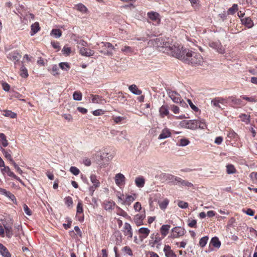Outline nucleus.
Wrapping results in <instances>:
<instances>
[{
	"instance_id": "1",
	"label": "nucleus",
	"mask_w": 257,
	"mask_h": 257,
	"mask_svg": "<svg viewBox=\"0 0 257 257\" xmlns=\"http://www.w3.org/2000/svg\"><path fill=\"white\" fill-rule=\"evenodd\" d=\"M187 52L186 56L183 58V62L195 66L201 65L202 64L203 59L200 54L192 52L189 49Z\"/></svg>"
},
{
	"instance_id": "2",
	"label": "nucleus",
	"mask_w": 257,
	"mask_h": 257,
	"mask_svg": "<svg viewBox=\"0 0 257 257\" xmlns=\"http://www.w3.org/2000/svg\"><path fill=\"white\" fill-rule=\"evenodd\" d=\"M181 125L186 128L196 130L198 128L205 129L207 127L204 119L200 120L196 119L183 120L181 122Z\"/></svg>"
},
{
	"instance_id": "3",
	"label": "nucleus",
	"mask_w": 257,
	"mask_h": 257,
	"mask_svg": "<svg viewBox=\"0 0 257 257\" xmlns=\"http://www.w3.org/2000/svg\"><path fill=\"white\" fill-rule=\"evenodd\" d=\"M188 49H184L180 45H173L169 47L168 51H170V53L173 56L183 61V58L186 56V54L187 53V51H188Z\"/></svg>"
},
{
	"instance_id": "4",
	"label": "nucleus",
	"mask_w": 257,
	"mask_h": 257,
	"mask_svg": "<svg viewBox=\"0 0 257 257\" xmlns=\"http://www.w3.org/2000/svg\"><path fill=\"white\" fill-rule=\"evenodd\" d=\"M167 92L169 97L174 103H180V104L182 105L185 104V102L182 99L180 95L178 92L170 89L167 90Z\"/></svg>"
},
{
	"instance_id": "5",
	"label": "nucleus",
	"mask_w": 257,
	"mask_h": 257,
	"mask_svg": "<svg viewBox=\"0 0 257 257\" xmlns=\"http://www.w3.org/2000/svg\"><path fill=\"white\" fill-rule=\"evenodd\" d=\"M167 40L168 39L166 38H164L162 37L157 38L155 40V44L156 47L158 48H165V50L168 51L169 50V47H170L171 44Z\"/></svg>"
},
{
	"instance_id": "6",
	"label": "nucleus",
	"mask_w": 257,
	"mask_h": 257,
	"mask_svg": "<svg viewBox=\"0 0 257 257\" xmlns=\"http://www.w3.org/2000/svg\"><path fill=\"white\" fill-rule=\"evenodd\" d=\"M13 221L11 219H9L8 222H5L3 224L6 236L9 238H11L13 235Z\"/></svg>"
},
{
	"instance_id": "7",
	"label": "nucleus",
	"mask_w": 257,
	"mask_h": 257,
	"mask_svg": "<svg viewBox=\"0 0 257 257\" xmlns=\"http://www.w3.org/2000/svg\"><path fill=\"white\" fill-rule=\"evenodd\" d=\"M228 100L230 101V105L234 108L240 107L245 105L240 99L237 98L233 96L228 97Z\"/></svg>"
},
{
	"instance_id": "8",
	"label": "nucleus",
	"mask_w": 257,
	"mask_h": 257,
	"mask_svg": "<svg viewBox=\"0 0 257 257\" xmlns=\"http://www.w3.org/2000/svg\"><path fill=\"white\" fill-rule=\"evenodd\" d=\"M185 230L180 226H176L172 229L171 237L172 238H177L184 235Z\"/></svg>"
},
{
	"instance_id": "9",
	"label": "nucleus",
	"mask_w": 257,
	"mask_h": 257,
	"mask_svg": "<svg viewBox=\"0 0 257 257\" xmlns=\"http://www.w3.org/2000/svg\"><path fill=\"white\" fill-rule=\"evenodd\" d=\"M151 239L149 241V243L152 246H154L157 244V245L161 244V241L162 238L160 237V234L158 232L153 233L150 236Z\"/></svg>"
},
{
	"instance_id": "10",
	"label": "nucleus",
	"mask_w": 257,
	"mask_h": 257,
	"mask_svg": "<svg viewBox=\"0 0 257 257\" xmlns=\"http://www.w3.org/2000/svg\"><path fill=\"white\" fill-rule=\"evenodd\" d=\"M209 46L212 49L215 50L219 53H224L225 49L222 47L220 42H211L209 43Z\"/></svg>"
},
{
	"instance_id": "11",
	"label": "nucleus",
	"mask_w": 257,
	"mask_h": 257,
	"mask_svg": "<svg viewBox=\"0 0 257 257\" xmlns=\"http://www.w3.org/2000/svg\"><path fill=\"white\" fill-rule=\"evenodd\" d=\"M113 158V156L109 154V153L105 151V150L100 152L99 159L103 163L104 162H108Z\"/></svg>"
},
{
	"instance_id": "12",
	"label": "nucleus",
	"mask_w": 257,
	"mask_h": 257,
	"mask_svg": "<svg viewBox=\"0 0 257 257\" xmlns=\"http://www.w3.org/2000/svg\"><path fill=\"white\" fill-rule=\"evenodd\" d=\"M147 16L152 21L156 22L157 24H160L161 18L159 13L155 12H150L148 13Z\"/></svg>"
},
{
	"instance_id": "13",
	"label": "nucleus",
	"mask_w": 257,
	"mask_h": 257,
	"mask_svg": "<svg viewBox=\"0 0 257 257\" xmlns=\"http://www.w3.org/2000/svg\"><path fill=\"white\" fill-rule=\"evenodd\" d=\"M21 57V55L20 54L16 51L11 52L7 56V58L10 60L14 61L15 64L16 62L19 61Z\"/></svg>"
},
{
	"instance_id": "14",
	"label": "nucleus",
	"mask_w": 257,
	"mask_h": 257,
	"mask_svg": "<svg viewBox=\"0 0 257 257\" xmlns=\"http://www.w3.org/2000/svg\"><path fill=\"white\" fill-rule=\"evenodd\" d=\"M125 182L124 176L121 174L118 173L115 175V182L118 186L124 184Z\"/></svg>"
},
{
	"instance_id": "15",
	"label": "nucleus",
	"mask_w": 257,
	"mask_h": 257,
	"mask_svg": "<svg viewBox=\"0 0 257 257\" xmlns=\"http://www.w3.org/2000/svg\"><path fill=\"white\" fill-rule=\"evenodd\" d=\"M80 53L82 56L89 57L93 55L94 52L93 50H91L90 49H87L84 48V47H82L80 49Z\"/></svg>"
},
{
	"instance_id": "16",
	"label": "nucleus",
	"mask_w": 257,
	"mask_h": 257,
	"mask_svg": "<svg viewBox=\"0 0 257 257\" xmlns=\"http://www.w3.org/2000/svg\"><path fill=\"white\" fill-rule=\"evenodd\" d=\"M124 234L125 235H128L130 238L132 237L133 231L131 225L128 223H125L124 226Z\"/></svg>"
},
{
	"instance_id": "17",
	"label": "nucleus",
	"mask_w": 257,
	"mask_h": 257,
	"mask_svg": "<svg viewBox=\"0 0 257 257\" xmlns=\"http://www.w3.org/2000/svg\"><path fill=\"white\" fill-rule=\"evenodd\" d=\"M164 251L167 257H176V254L171 249V247L168 245H165L164 248Z\"/></svg>"
},
{
	"instance_id": "18",
	"label": "nucleus",
	"mask_w": 257,
	"mask_h": 257,
	"mask_svg": "<svg viewBox=\"0 0 257 257\" xmlns=\"http://www.w3.org/2000/svg\"><path fill=\"white\" fill-rule=\"evenodd\" d=\"M150 232V229L146 227H141L139 229V233L140 234V237L143 238H146Z\"/></svg>"
},
{
	"instance_id": "19",
	"label": "nucleus",
	"mask_w": 257,
	"mask_h": 257,
	"mask_svg": "<svg viewBox=\"0 0 257 257\" xmlns=\"http://www.w3.org/2000/svg\"><path fill=\"white\" fill-rule=\"evenodd\" d=\"M171 133L168 128L163 129L158 137V139L162 140L168 138L171 136Z\"/></svg>"
},
{
	"instance_id": "20",
	"label": "nucleus",
	"mask_w": 257,
	"mask_h": 257,
	"mask_svg": "<svg viewBox=\"0 0 257 257\" xmlns=\"http://www.w3.org/2000/svg\"><path fill=\"white\" fill-rule=\"evenodd\" d=\"M0 253L4 257H11L8 249L2 243H0Z\"/></svg>"
},
{
	"instance_id": "21",
	"label": "nucleus",
	"mask_w": 257,
	"mask_h": 257,
	"mask_svg": "<svg viewBox=\"0 0 257 257\" xmlns=\"http://www.w3.org/2000/svg\"><path fill=\"white\" fill-rule=\"evenodd\" d=\"M242 24L245 25L248 28H251L253 26V23L251 19L249 18H245L241 20Z\"/></svg>"
},
{
	"instance_id": "22",
	"label": "nucleus",
	"mask_w": 257,
	"mask_h": 257,
	"mask_svg": "<svg viewBox=\"0 0 257 257\" xmlns=\"http://www.w3.org/2000/svg\"><path fill=\"white\" fill-rule=\"evenodd\" d=\"M176 185H182L188 187H192L193 186V184L191 182L183 180L180 178H179L178 179L177 183H176Z\"/></svg>"
},
{
	"instance_id": "23",
	"label": "nucleus",
	"mask_w": 257,
	"mask_h": 257,
	"mask_svg": "<svg viewBox=\"0 0 257 257\" xmlns=\"http://www.w3.org/2000/svg\"><path fill=\"white\" fill-rule=\"evenodd\" d=\"M31 35L33 36L40 30L39 23L38 22H36L34 24H33L31 26Z\"/></svg>"
},
{
	"instance_id": "24",
	"label": "nucleus",
	"mask_w": 257,
	"mask_h": 257,
	"mask_svg": "<svg viewBox=\"0 0 257 257\" xmlns=\"http://www.w3.org/2000/svg\"><path fill=\"white\" fill-rule=\"evenodd\" d=\"M210 245H211L217 248H219L221 245V242L219 241L218 237H214L211 239Z\"/></svg>"
},
{
	"instance_id": "25",
	"label": "nucleus",
	"mask_w": 257,
	"mask_h": 257,
	"mask_svg": "<svg viewBox=\"0 0 257 257\" xmlns=\"http://www.w3.org/2000/svg\"><path fill=\"white\" fill-rule=\"evenodd\" d=\"M135 183L137 187L142 188L144 186L145 180L143 177H137L135 179Z\"/></svg>"
},
{
	"instance_id": "26",
	"label": "nucleus",
	"mask_w": 257,
	"mask_h": 257,
	"mask_svg": "<svg viewBox=\"0 0 257 257\" xmlns=\"http://www.w3.org/2000/svg\"><path fill=\"white\" fill-rule=\"evenodd\" d=\"M128 89L133 94L136 95H141L142 93V90L139 89L135 84L130 86Z\"/></svg>"
},
{
	"instance_id": "27",
	"label": "nucleus",
	"mask_w": 257,
	"mask_h": 257,
	"mask_svg": "<svg viewBox=\"0 0 257 257\" xmlns=\"http://www.w3.org/2000/svg\"><path fill=\"white\" fill-rule=\"evenodd\" d=\"M170 228V225L166 224L163 225L160 228V232L163 237L166 236L169 232V230Z\"/></svg>"
},
{
	"instance_id": "28",
	"label": "nucleus",
	"mask_w": 257,
	"mask_h": 257,
	"mask_svg": "<svg viewBox=\"0 0 257 257\" xmlns=\"http://www.w3.org/2000/svg\"><path fill=\"white\" fill-rule=\"evenodd\" d=\"M160 115L162 117H164V116L167 115L169 114L168 107L167 105H162L159 109Z\"/></svg>"
},
{
	"instance_id": "29",
	"label": "nucleus",
	"mask_w": 257,
	"mask_h": 257,
	"mask_svg": "<svg viewBox=\"0 0 257 257\" xmlns=\"http://www.w3.org/2000/svg\"><path fill=\"white\" fill-rule=\"evenodd\" d=\"M115 203L113 201H105L103 202L104 208L106 210H112L115 205Z\"/></svg>"
},
{
	"instance_id": "30",
	"label": "nucleus",
	"mask_w": 257,
	"mask_h": 257,
	"mask_svg": "<svg viewBox=\"0 0 257 257\" xmlns=\"http://www.w3.org/2000/svg\"><path fill=\"white\" fill-rule=\"evenodd\" d=\"M51 35L56 38H58L61 36L62 31L58 29H54L51 31Z\"/></svg>"
},
{
	"instance_id": "31",
	"label": "nucleus",
	"mask_w": 257,
	"mask_h": 257,
	"mask_svg": "<svg viewBox=\"0 0 257 257\" xmlns=\"http://www.w3.org/2000/svg\"><path fill=\"white\" fill-rule=\"evenodd\" d=\"M91 182L95 186V188L98 187L100 185V182L97 179V177L95 175H91L90 177Z\"/></svg>"
},
{
	"instance_id": "32",
	"label": "nucleus",
	"mask_w": 257,
	"mask_h": 257,
	"mask_svg": "<svg viewBox=\"0 0 257 257\" xmlns=\"http://www.w3.org/2000/svg\"><path fill=\"white\" fill-rule=\"evenodd\" d=\"M2 152H3V154L4 155L5 158L7 160H8L11 162V163H12V162H13V161H14L11 156V153H10V152H9L8 150H5V149H3L2 150Z\"/></svg>"
},
{
	"instance_id": "33",
	"label": "nucleus",
	"mask_w": 257,
	"mask_h": 257,
	"mask_svg": "<svg viewBox=\"0 0 257 257\" xmlns=\"http://www.w3.org/2000/svg\"><path fill=\"white\" fill-rule=\"evenodd\" d=\"M0 141L3 147H6L8 145L6 137L3 133H0Z\"/></svg>"
},
{
	"instance_id": "34",
	"label": "nucleus",
	"mask_w": 257,
	"mask_h": 257,
	"mask_svg": "<svg viewBox=\"0 0 257 257\" xmlns=\"http://www.w3.org/2000/svg\"><path fill=\"white\" fill-rule=\"evenodd\" d=\"M135 200V198L133 196L127 195L122 203L130 205Z\"/></svg>"
},
{
	"instance_id": "35",
	"label": "nucleus",
	"mask_w": 257,
	"mask_h": 257,
	"mask_svg": "<svg viewBox=\"0 0 257 257\" xmlns=\"http://www.w3.org/2000/svg\"><path fill=\"white\" fill-rule=\"evenodd\" d=\"M169 200L167 198L165 199L162 202H159V205L160 208L162 210L165 209L167 208V207L169 204Z\"/></svg>"
},
{
	"instance_id": "36",
	"label": "nucleus",
	"mask_w": 257,
	"mask_h": 257,
	"mask_svg": "<svg viewBox=\"0 0 257 257\" xmlns=\"http://www.w3.org/2000/svg\"><path fill=\"white\" fill-rule=\"evenodd\" d=\"M20 75L24 78H27L28 76V70L24 65L21 67Z\"/></svg>"
},
{
	"instance_id": "37",
	"label": "nucleus",
	"mask_w": 257,
	"mask_h": 257,
	"mask_svg": "<svg viewBox=\"0 0 257 257\" xmlns=\"http://www.w3.org/2000/svg\"><path fill=\"white\" fill-rule=\"evenodd\" d=\"M236 170L233 165L229 164L226 166V172L228 174H232L235 173Z\"/></svg>"
},
{
	"instance_id": "38",
	"label": "nucleus",
	"mask_w": 257,
	"mask_h": 257,
	"mask_svg": "<svg viewBox=\"0 0 257 257\" xmlns=\"http://www.w3.org/2000/svg\"><path fill=\"white\" fill-rule=\"evenodd\" d=\"M2 171L7 173L8 175L10 177L15 176V174L11 171L10 168L8 166H4V168L2 169Z\"/></svg>"
},
{
	"instance_id": "39",
	"label": "nucleus",
	"mask_w": 257,
	"mask_h": 257,
	"mask_svg": "<svg viewBox=\"0 0 257 257\" xmlns=\"http://www.w3.org/2000/svg\"><path fill=\"white\" fill-rule=\"evenodd\" d=\"M73 97L75 100H81L82 99V94L80 91H76L73 93Z\"/></svg>"
},
{
	"instance_id": "40",
	"label": "nucleus",
	"mask_w": 257,
	"mask_h": 257,
	"mask_svg": "<svg viewBox=\"0 0 257 257\" xmlns=\"http://www.w3.org/2000/svg\"><path fill=\"white\" fill-rule=\"evenodd\" d=\"M75 8L78 11L82 13H85L87 11V9L85 6L82 4H79L76 5Z\"/></svg>"
},
{
	"instance_id": "41",
	"label": "nucleus",
	"mask_w": 257,
	"mask_h": 257,
	"mask_svg": "<svg viewBox=\"0 0 257 257\" xmlns=\"http://www.w3.org/2000/svg\"><path fill=\"white\" fill-rule=\"evenodd\" d=\"M208 240V237L207 236L202 237L199 240L200 246L202 247L205 246Z\"/></svg>"
},
{
	"instance_id": "42",
	"label": "nucleus",
	"mask_w": 257,
	"mask_h": 257,
	"mask_svg": "<svg viewBox=\"0 0 257 257\" xmlns=\"http://www.w3.org/2000/svg\"><path fill=\"white\" fill-rule=\"evenodd\" d=\"M59 67L63 70L68 71L70 69L69 64L67 62H61Z\"/></svg>"
},
{
	"instance_id": "43",
	"label": "nucleus",
	"mask_w": 257,
	"mask_h": 257,
	"mask_svg": "<svg viewBox=\"0 0 257 257\" xmlns=\"http://www.w3.org/2000/svg\"><path fill=\"white\" fill-rule=\"evenodd\" d=\"M238 10V6L237 4H233L228 10V13L230 15H233Z\"/></svg>"
},
{
	"instance_id": "44",
	"label": "nucleus",
	"mask_w": 257,
	"mask_h": 257,
	"mask_svg": "<svg viewBox=\"0 0 257 257\" xmlns=\"http://www.w3.org/2000/svg\"><path fill=\"white\" fill-rule=\"evenodd\" d=\"M179 177L174 176L172 175H169L167 176V179L172 183H173L174 184L176 185V183H177V180L179 179Z\"/></svg>"
},
{
	"instance_id": "45",
	"label": "nucleus",
	"mask_w": 257,
	"mask_h": 257,
	"mask_svg": "<svg viewBox=\"0 0 257 257\" xmlns=\"http://www.w3.org/2000/svg\"><path fill=\"white\" fill-rule=\"evenodd\" d=\"M190 143V141L185 138L181 139L179 140V146L184 147L188 145Z\"/></svg>"
},
{
	"instance_id": "46",
	"label": "nucleus",
	"mask_w": 257,
	"mask_h": 257,
	"mask_svg": "<svg viewBox=\"0 0 257 257\" xmlns=\"http://www.w3.org/2000/svg\"><path fill=\"white\" fill-rule=\"evenodd\" d=\"M92 102L93 103H101V101L102 100V99L98 95H92Z\"/></svg>"
},
{
	"instance_id": "47",
	"label": "nucleus",
	"mask_w": 257,
	"mask_h": 257,
	"mask_svg": "<svg viewBox=\"0 0 257 257\" xmlns=\"http://www.w3.org/2000/svg\"><path fill=\"white\" fill-rule=\"evenodd\" d=\"M117 133H119V135L120 136H122V137L123 139H125L126 137V133L125 131H122L120 132H119L118 131H116L114 130H112L111 131V134L113 135H116Z\"/></svg>"
},
{
	"instance_id": "48",
	"label": "nucleus",
	"mask_w": 257,
	"mask_h": 257,
	"mask_svg": "<svg viewBox=\"0 0 257 257\" xmlns=\"http://www.w3.org/2000/svg\"><path fill=\"white\" fill-rule=\"evenodd\" d=\"M4 115L6 116L12 118H16L17 116L16 113H15L10 110L6 111L5 114Z\"/></svg>"
},
{
	"instance_id": "49",
	"label": "nucleus",
	"mask_w": 257,
	"mask_h": 257,
	"mask_svg": "<svg viewBox=\"0 0 257 257\" xmlns=\"http://www.w3.org/2000/svg\"><path fill=\"white\" fill-rule=\"evenodd\" d=\"M65 204H66V205L68 206V207H70L73 204V200H72V199L71 197L70 196H68V197H66L65 199Z\"/></svg>"
},
{
	"instance_id": "50",
	"label": "nucleus",
	"mask_w": 257,
	"mask_h": 257,
	"mask_svg": "<svg viewBox=\"0 0 257 257\" xmlns=\"http://www.w3.org/2000/svg\"><path fill=\"white\" fill-rule=\"evenodd\" d=\"M121 51L126 54L131 53L133 52V49L127 46H125L121 48Z\"/></svg>"
},
{
	"instance_id": "51",
	"label": "nucleus",
	"mask_w": 257,
	"mask_h": 257,
	"mask_svg": "<svg viewBox=\"0 0 257 257\" xmlns=\"http://www.w3.org/2000/svg\"><path fill=\"white\" fill-rule=\"evenodd\" d=\"M241 97L244 99V100H245L248 102H256L257 100L255 99L254 97H248L247 96H245V95H243V96H241Z\"/></svg>"
},
{
	"instance_id": "52",
	"label": "nucleus",
	"mask_w": 257,
	"mask_h": 257,
	"mask_svg": "<svg viewBox=\"0 0 257 257\" xmlns=\"http://www.w3.org/2000/svg\"><path fill=\"white\" fill-rule=\"evenodd\" d=\"M62 52H63V54L66 55H69L71 52V48L65 46L63 48Z\"/></svg>"
},
{
	"instance_id": "53",
	"label": "nucleus",
	"mask_w": 257,
	"mask_h": 257,
	"mask_svg": "<svg viewBox=\"0 0 257 257\" xmlns=\"http://www.w3.org/2000/svg\"><path fill=\"white\" fill-rule=\"evenodd\" d=\"M70 171L71 173L75 176L78 175L80 173L79 170L76 167L73 166L70 167Z\"/></svg>"
},
{
	"instance_id": "54",
	"label": "nucleus",
	"mask_w": 257,
	"mask_h": 257,
	"mask_svg": "<svg viewBox=\"0 0 257 257\" xmlns=\"http://www.w3.org/2000/svg\"><path fill=\"white\" fill-rule=\"evenodd\" d=\"M10 199H11L14 203H17L16 198L14 194L9 191L8 193L6 195Z\"/></svg>"
},
{
	"instance_id": "55",
	"label": "nucleus",
	"mask_w": 257,
	"mask_h": 257,
	"mask_svg": "<svg viewBox=\"0 0 257 257\" xmlns=\"http://www.w3.org/2000/svg\"><path fill=\"white\" fill-rule=\"evenodd\" d=\"M178 205L181 208H186L188 206V203L183 201H179L178 203Z\"/></svg>"
},
{
	"instance_id": "56",
	"label": "nucleus",
	"mask_w": 257,
	"mask_h": 257,
	"mask_svg": "<svg viewBox=\"0 0 257 257\" xmlns=\"http://www.w3.org/2000/svg\"><path fill=\"white\" fill-rule=\"evenodd\" d=\"M51 73L54 76L59 74L58 68L56 65H54L52 66Z\"/></svg>"
},
{
	"instance_id": "57",
	"label": "nucleus",
	"mask_w": 257,
	"mask_h": 257,
	"mask_svg": "<svg viewBox=\"0 0 257 257\" xmlns=\"http://www.w3.org/2000/svg\"><path fill=\"white\" fill-rule=\"evenodd\" d=\"M122 250L126 252L129 255H132L133 252L130 247L125 246L122 248Z\"/></svg>"
},
{
	"instance_id": "58",
	"label": "nucleus",
	"mask_w": 257,
	"mask_h": 257,
	"mask_svg": "<svg viewBox=\"0 0 257 257\" xmlns=\"http://www.w3.org/2000/svg\"><path fill=\"white\" fill-rule=\"evenodd\" d=\"M24 210L26 214L28 215H31L32 214V212L30 208L28 207V206L26 204H24L23 205Z\"/></svg>"
},
{
	"instance_id": "59",
	"label": "nucleus",
	"mask_w": 257,
	"mask_h": 257,
	"mask_svg": "<svg viewBox=\"0 0 257 257\" xmlns=\"http://www.w3.org/2000/svg\"><path fill=\"white\" fill-rule=\"evenodd\" d=\"M83 212V207L82 204L81 202H79L78 203L77 206V213H81Z\"/></svg>"
},
{
	"instance_id": "60",
	"label": "nucleus",
	"mask_w": 257,
	"mask_h": 257,
	"mask_svg": "<svg viewBox=\"0 0 257 257\" xmlns=\"http://www.w3.org/2000/svg\"><path fill=\"white\" fill-rule=\"evenodd\" d=\"M187 101L189 103L190 106L193 110L197 111L199 110L198 108L192 103L191 100L188 99Z\"/></svg>"
},
{
	"instance_id": "61",
	"label": "nucleus",
	"mask_w": 257,
	"mask_h": 257,
	"mask_svg": "<svg viewBox=\"0 0 257 257\" xmlns=\"http://www.w3.org/2000/svg\"><path fill=\"white\" fill-rule=\"evenodd\" d=\"M13 165L14 168L17 170V172L19 173L20 174H22L23 173V171L20 169V168L18 166V165L15 162V161H13L11 163Z\"/></svg>"
},
{
	"instance_id": "62",
	"label": "nucleus",
	"mask_w": 257,
	"mask_h": 257,
	"mask_svg": "<svg viewBox=\"0 0 257 257\" xmlns=\"http://www.w3.org/2000/svg\"><path fill=\"white\" fill-rule=\"evenodd\" d=\"M51 44L52 45L54 49H57V51H59L60 49V46L59 45V42H51Z\"/></svg>"
},
{
	"instance_id": "63",
	"label": "nucleus",
	"mask_w": 257,
	"mask_h": 257,
	"mask_svg": "<svg viewBox=\"0 0 257 257\" xmlns=\"http://www.w3.org/2000/svg\"><path fill=\"white\" fill-rule=\"evenodd\" d=\"M124 118L121 116H115L113 117V119L115 123L120 122L121 121L124 120Z\"/></svg>"
},
{
	"instance_id": "64",
	"label": "nucleus",
	"mask_w": 257,
	"mask_h": 257,
	"mask_svg": "<svg viewBox=\"0 0 257 257\" xmlns=\"http://www.w3.org/2000/svg\"><path fill=\"white\" fill-rule=\"evenodd\" d=\"M249 177L252 181H257V172H251L249 175Z\"/></svg>"
}]
</instances>
